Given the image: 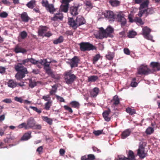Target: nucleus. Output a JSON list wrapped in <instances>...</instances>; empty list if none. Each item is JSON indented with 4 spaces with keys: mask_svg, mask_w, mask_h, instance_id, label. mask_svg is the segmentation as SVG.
<instances>
[{
    "mask_svg": "<svg viewBox=\"0 0 160 160\" xmlns=\"http://www.w3.org/2000/svg\"><path fill=\"white\" fill-rule=\"evenodd\" d=\"M29 62V58L23 60L21 63H18L15 66V69L17 72L15 77L18 80H21L25 77L26 75L28 73L27 68L22 65H25L26 63Z\"/></svg>",
    "mask_w": 160,
    "mask_h": 160,
    "instance_id": "f257e3e1",
    "label": "nucleus"
},
{
    "mask_svg": "<svg viewBox=\"0 0 160 160\" xmlns=\"http://www.w3.org/2000/svg\"><path fill=\"white\" fill-rule=\"evenodd\" d=\"M85 20L82 16L79 15L74 20L73 18H68V23L73 28L76 29L80 26L85 24Z\"/></svg>",
    "mask_w": 160,
    "mask_h": 160,
    "instance_id": "f03ea898",
    "label": "nucleus"
},
{
    "mask_svg": "<svg viewBox=\"0 0 160 160\" xmlns=\"http://www.w3.org/2000/svg\"><path fill=\"white\" fill-rule=\"evenodd\" d=\"M99 29L98 36L99 39H102L104 38L113 37L112 33L114 31V29L111 26H108L106 29L102 27L100 28Z\"/></svg>",
    "mask_w": 160,
    "mask_h": 160,
    "instance_id": "7ed1b4c3",
    "label": "nucleus"
},
{
    "mask_svg": "<svg viewBox=\"0 0 160 160\" xmlns=\"http://www.w3.org/2000/svg\"><path fill=\"white\" fill-rule=\"evenodd\" d=\"M26 125V128L27 130L30 129L40 130L42 128L40 124H36V122L33 117H30L28 119Z\"/></svg>",
    "mask_w": 160,
    "mask_h": 160,
    "instance_id": "20e7f679",
    "label": "nucleus"
},
{
    "mask_svg": "<svg viewBox=\"0 0 160 160\" xmlns=\"http://www.w3.org/2000/svg\"><path fill=\"white\" fill-rule=\"evenodd\" d=\"M65 80L68 84H72L76 78V77L74 74H72V71H69L66 72L64 73Z\"/></svg>",
    "mask_w": 160,
    "mask_h": 160,
    "instance_id": "39448f33",
    "label": "nucleus"
},
{
    "mask_svg": "<svg viewBox=\"0 0 160 160\" xmlns=\"http://www.w3.org/2000/svg\"><path fill=\"white\" fill-rule=\"evenodd\" d=\"M80 48L82 51H90L95 49V47L89 42H82L79 44Z\"/></svg>",
    "mask_w": 160,
    "mask_h": 160,
    "instance_id": "423d86ee",
    "label": "nucleus"
},
{
    "mask_svg": "<svg viewBox=\"0 0 160 160\" xmlns=\"http://www.w3.org/2000/svg\"><path fill=\"white\" fill-rule=\"evenodd\" d=\"M138 73L139 74L142 75H147L149 74L152 73V72L149 69L147 66L142 65L138 69Z\"/></svg>",
    "mask_w": 160,
    "mask_h": 160,
    "instance_id": "0eeeda50",
    "label": "nucleus"
},
{
    "mask_svg": "<svg viewBox=\"0 0 160 160\" xmlns=\"http://www.w3.org/2000/svg\"><path fill=\"white\" fill-rule=\"evenodd\" d=\"M151 31V30L150 28L147 26L144 27L142 29V34L146 39L151 40L153 37L150 34Z\"/></svg>",
    "mask_w": 160,
    "mask_h": 160,
    "instance_id": "6e6552de",
    "label": "nucleus"
},
{
    "mask_svg": "<svg viewBox=\"0 0 160 160\" xmlns=\"http://www.w3.org/2000/svg\"><path fill=\"white\" fill-rule=\"evenodd\" d=\"M80 7V5L78 4L77 6H73L70 7L69 12L73 16H75L78 15L80 12V10L79 9Z\"/></svg>",
    "mask_w": 160,
    "mask_h": 160,
    "instance_id": "1a4fd4ad",
    "label": "nucleus"
},
{
    "mask_svg": "<svg viewBox=\"0 0 160 160\" xmlns=\"http://www.w3.org/2000/svg\"><path fill=\"white\" fill-rule=\"evenodd\" d=\"M137 155L140 158H143L146 157V154L145 152L144 148L142 145H140L137 150Z\"/></svg>",
    "mask_w": 160,
    "mask_h": 160,
    "instance_id": "9d476101",
    "label": "nucleus"
},
{
    "mask_svg": "<svg viewBox=\"0 0 160 160\" xmlns=\"http://www.w3.org/2000/svg\"><path fill=\"white\" fill-rule=\"evenodd\" d=\"M80 61L78 58L77 56H74L71 60L70 62H69L71 68L74 67H77L78 63Z\"/></svg>",
    "mask_w": 160,
    "mask_h": 160,
    "instance_id": "9b49d317",
    "label": "nucleus"
},
{
    "mask_svg": "<svg viewBox=\"0 0 160 160\" xmlns=\"http://www.w3.org/2000/svg\"><path fill=\"white\" fill-rule=\"evenodd\" d=\"M116 16L118 21L121 22L122 25H124L126 22V19L124 18V15L122 13L119 12Z\"/></svg>",
    "mask_w": 160,
    "mask_h": 160,
    "instance_id": "f8f14e48",
    "label": "nucleus"
},
{
    "mask_svg": "<svg viewBox=\"0 0 160 160\" xmlns=\"http://www.w3.org/2000/svg\"><path fill=\"white\" fill-rule=\"evenodd\" d=\"M63 18V14L59 10L58 12L54 14V17L51 18V20L54 21L62 20Z\"/></svg>",
    "mask_w": 160,
    "mask_h": 160,
    "instance_id": "ddd939ff",
    "label": "nucleus"
},
{
    "mask_svg": "<svg viewBox=\"0 0 160 160\" xmlns=\"http://www.w3.org/2000/svg\"><path fill=\"white\" fill-rule=\"evenodd\" d=\"M106 18L113 20L115 18V15L114 12L111 11H106L104 13Z\"/></svg>",
    "mask_w": 160,
    "mask_h": 160,
    "instance_id": "4468645a",
    "label": "nucleus"
},
{
    "mask_svg": "<svg viewBox=\"0 0 160 160\" xmlns=\"http://www.w3.org/2000/svg\"><path fill=\"white\" fill-rule=\"evenodd\" d=\"M111 102H113V104L112 105V107L113 108L114 110H117V108H115V107L117 106L120 103V100L118 96L116 95L111 100Z\"/></svg>",
    "mask_w": 160,
    "mask_h": 160,
    "instance_id": "2eb2a0df",
    "label": "nucleus"
},
{
    "mask_svg": "<svg viewBox=\"0 0 160 160\" xmlns=\"http://www.w3.org/2000/svg\"><path fill=\"white\" fill-rule=\"evenodd\" d=\"M111 112V110L109 108L107 110L104 111L102 113V116L104 118L107 122H109L111 118L108 116Z\"/></svg>",
    "mask_w": 160,
    "mask_h": 160,
    "instance_id": "dca6fc26",
    "label": "nucleus"
},
{
    "mask_svg": "<svg viewBox=\"0 0 160 160\" xmlns=\"http://www.w3.org/2000/svg\"><path fill=\"white\" fill-rule=\"evenodd\" d=\"M48 28L45 26H40L39 27L38 30V34L39 35L44 37L46 32L47 31Z\"/></svg>",
    "mask_w": 160,
    "mask_h": 160,
    "instance_id": "f3484780",
    "label": "nucleus"
},
{
    "mask_svg": "<svg viewBox=\"0 0 160 160\" xmlns=\"http://www.w3.org/2000/svg\"><path fill=\"white\" fill-rule=\"evenodd\" d=\"M99 89L97 87L93 88L90 91V95L91 97L95 98L98 95Z\"/></svg>",
    "mask_w": 160,
    "mask_h": 160,
    "instance_id": "a211bd4d",
    "label": "nucleus"
},
{
    "mask_svg": "<svg viewBox=\"0 0 160 160\" xmlns=\"http://www.w3.org/2000/svg\"><path fill=\"white\" fill-rule=\"evenodd\" d=\"M150 65L154 71L160 70V63L157 62H152Z\"/></svg>",
    "mask_w": 160,
    "mask_h": 160,
    "instance_id": "6ab92c4d",
    "label": "nucleus"
},
{
    "mask_svg": "<svg viewBox=\"0 0 160 160\" xmlns=\"http://www.w3.org/2000/svg\"><path fill=\"white\" fill-rule=\"evenodd\" d=\"M132 131L130 129H127L122 132L121 137L122 139H124L130 135Z\"/></svg>",
    "mask_w": 160,
    "mask_h": 160,
    "instance_id": "aec40b11",
    "label": "nucleus"
},
{
    "mask_svg": "<svg viewBox=\"0 0 160 160\" xmlns=\"http://www.w3.org/2000/svg\"><path fill=\"white\" fill-rule=\"evenodd\" d=\"M50 13L53 14L56 11V8H54L53 4H49V5L45 8Z\"/></svg>",
    "mask_w": 160,
    "mask_h": 160,
    "instance_id": "412c9836",
    "label": "nucleus"
},
{
    "mask_svg": "<svg viewBox=\"0 0 160 160\" xmlns=\"http://www.w3.org/2000/svg\"><path fill=\"white\" fill-rule=\"evenodd\" d=\"M46 73L49 75H50L52 78L56 79H58L59 77H58L56 76L54 74V72L52 70L51 68H48L45 70Z\"/></svg>",
    "mask_w": 160,
    "mask_h": 160,
    "instance_id": "4be33fe9",
    "label": "nucleus"
},
{
    "mask_svg": "<svg viewBox=\"0 0 160 160\" xmlns=\"http://www.w3.org/2000/svg\"><path fill=\"white\" fill-rule=\"evenodd\" d=\"M140 4L139 9H144L147 8L149 3V0H143Z\"/></svg>",
    "mask_w": 160,
    "mask_h": 160,
    "instance_id": "5701e85b",
    "label": "nucleus"
},
{
    "mask_svg": "<svg viewBox=\"0 0 160 160\" xmlns=\"http://www.w3.org/2000/svg\"><path fill=\"white\" fill-rule=\"evenodd\" d=\"M14 51L16 53L21 52L23 53L26 52H27L26 50L22 48L18 45L16 46L14 48Z\"/></svg>",
    "mask_w": 160,
    "mask_h": 160,
    "instance_id": "b1692460",
    "label": "nucleus"
},
{
    "mask_svg": "<svg viewBox=\"0 0 160 160\" xmlns=\"http://www.w3.org/2000/svg\"><path fill=\"white\" fill-rule=\"evenodd\" d=\"M95 157L93 154H90L88 156L84 155L81 157V160H94Z\"/></svg>",
    "mask_w": 160,
    "mask_h": 160,
    "instance_id": "393cba45",
    "label": "nucleus"
},
{
    "mask_svg": "<svg viewBox=\"0 0 160 160\" xmlns=\"http://www.w3.org/2000/svg\"><path fill=\"white\" fill-rule=\"evenodd\" d=\"M21 18L22 21L27 22L29 19V18L28 16L27 12H24L21 15Z\"/></svg>",
    "mask_w": 160,
    "mask_h": 160,
    "instance_id": "a878e982",
    "label": "nucleus"
},
{
    "mask_svg": "<svg viewBox=\"0 0 160 160\" xmlns=\"http://www.w3.org/2000/svg\"><path fill=\"white\" fill-rule=\"evenodd\" d=\"M36 2L35 0H32L28 2L26 5L29 8L32 9L36 6Z\"/></svg>",
    "mask_w": 160,
    "mask_h": 160,
    "instance_id": "bb28decb",
    "label": "nucleus"
},
{
    "mask_svg": "<svg viewBox=\"0 0 160 160\" xmlns=\"http://www.w3.org/2000/svg\"><path fill=\"white\" fill-rule=\"evenodd\" d=\"M7 84L8 87L11 88H14L16 86V82L13 80H9L7 82Z\"/></svg>",
    "mask_w": 160,
    "mask_h": 160,
    "instance_id": "cd10ccee",
    "label": "nucleus"
},
{
    "mask_svg": "<svg viewBox=\"0 0 160 160\" xmlns=\"http://www.w3.org/2000/svg\"><path fill=\"white\" fill-rule=\"evenodd\" d=\"M28 34L27 32L24 31L21 32L19 34V36L18 38L19 41H20V39H24L27 36Z\"/></svg>",
    "mask_w": 160,
    "mask_h": 160,
    "instance_id": "c85d7f7f",
    "label": "nucleus"
},
{
    "mask_svg": "<svg viewBox=\"0 0 160 160\" xmlns=\"http://www.w3.org/2000/svg\"><path fill=\"white\" fill-rule=\"evenodd\" d=\"M110 4L112 7H117L119 6L120 2L117 0H109V2Z\"/></svg>",
    "mask_w": 160,
    "mask_h": 160,
    "instance_id": "c756f323",
    "label": "nucleus"
},
{
    "mask_svg": "<svg viewBox=\"0 0 160 160\" xmlns=\"http://www.w3.org/2000/svg\"><path fill=\"white\" fill-rule=\"evenodd\" d=\"M128 160H135V157L134 155V153L131 150H129L128 158H127Z\"/></svg>",
    "mask_w": 160,
    "mask_h": 160,
    "instance_id": "7c9ffc66",
    "label": "nucleus"
},
{
    "mask_svg": "<svg viewBox=\"0 0 160 160\" xmlns=\"http://www.w3.org/2000/svg\"><path fill=\"white\" fill-rule=\"evenodd\" d=\"M85 4L87 6V8H86V10L89 11L93 7L92 4L90 1H86L85 2Z\"/></svg>",
    "mask_w": 160,
    "mask_h": 160,
    "instance_id": "2f4dec72",
    "label": "nucleus"
},
{
    "mask_svg": "<svg viewBox=\"0 0 160 160\" xmlns=\"http://www.w3.org/2000/svg\"><path fill=\"white\" fill-rule=\"evenodd\" d=\"M69 4H65L64 5H61L60 6V11L62 12H67L68 10Z\"/></svg>",
    "mask_w": 160,
    "mask_h": 160,
    "instance_id": "473e14b6",
    "label": "nucleus"
},
{
    "mask_svg": "<svg viewBox=\"0 0 160 160\" xmlns=\"http://www.w3.org/2000/svg\"><path fill=\"white\" fill-rule=\"evenodd\" d=\"M98 78L97 76L93 75L88 77V82H95Z\"/></svg>",
    "mask_w": 160,
    "mask_h": 160,
    "instance_id": "72a5a7b5",
    "label": "nucleus"
},
{
    "mask_svg": "<svg viewBox=\"0 0 160 160\" xmlns=\"http://www.w3.org/2000/svg\"><path fill=\"white\" fill-rule=\"evenodd\" d=\"M145 12V16L147 17L149 14H151L154 12L152 8H147V9H144Z\"/></svg>",
    "mask_w": 160,
    "mask_h": 160,
    "instance_id": "f704fd0d",
    "label": "nucleus"
},
{
    "mask_svg": "<svg viewBox=\"0 0 160 160\" xmlns=\"http://www.w3.org/2000/svg\"><path fill=\"white\" fill-rule=\"evenodd\" d=\"M134 22H135L138 24H139L140 25H143L144 24V22L141 18L138 17H136L134 18Z\"/></svg>",
    "mask_w": 160,
    "mask_h": 160,
    "instance_id": "c9c22d12",
    "label": "nucleus"
},
{
    "mask_svg": "<svg viewBox=\"0 0 160 160\" xmlns=\"http://www.w3.org/2000/svg\"><path fill=\"white\" fill-rule=\"evenodd\" d=\"M126 111L130 115H132L136 113V110L134 109L128 108L126 109Z\"/></svg>",
    "mask_w": 160,
    "mask_h": 160,
    "instance_id": "e433bc0d",
    "label": "nucleus"
},
{
    "mask_svg": "<svg viewBox=\"0 0 160 160\" xmlns=\"http://www.w3.org/2000/svg\"><path fill=\"white\" fill-rule=\"evenodd\" d=\"M63 38L62 36H60L58 39L53 41V43L55 44H57L63 42Z\"/></svg>",
    "mask_w": 160,
    "mask_h": 160,
    "instance_id": "4c0bfd02",
    "label": "nucleus"
},
{
    "mask_svg": "<svg viewBox=\"0 0 160 160\" xmlns=\"http://www.w3.org/2000/svg\"><path fill=\"white\" fill-rule=\"evenodd\" d=\"M52 88L53 89L51 90L50 92V95H53L55 94L57 90L58 87L56 85H54L52 86Z\"/></svg>",
    "mask_w": 160,
    "mask_h": 160,
    "instance_id": "58836bf2",
    "label": "nucleus"
},
{
    "mask_svg": "<svg viewBox=\"0 0 160 160\" xmlns=\"http://www.w3.org/2000/svg\"><path fill=\"white\" fill-rule=\"evenodd\" d=\"M70 105L72 107L75 108H78L80 106L79 103L76 101H73L70 102Z\"/></svg>",
    "mask_w": 160,
    "mask_h": 160,
    "instance_id": "ea45409f",
    "label": "nucleus"
},
{
    "mask_svg": "<svg viewBox=\"0 0 160 160\" xmlns=\"http://www.w3.org/2000/svg\"><path fill=\"white\" fill-rule=\"evenodd\" d=\"M42 118L43 120L46 122L50 125H51L52 124V120L50 118H48V117L43 116L42 117Z\"/></svg>",
    "mask_w": 160,
    "mask_h": 160,
    "instance_id": "a19ab883",
    "label": "nucleus"
},
{
    "mask_svg": "<svg viewBox=\"0 0 160 160\" xmlns=\"http://www.w3.org/2000/svg\"><path fill=\"white\" fill-rule=\"evenodd\" d=\"M15 139V137L13 136H10L9 137H7L4 140V141L5 143H10L12 141L14 140Z\"/></svg>",
    "mask_w": 160,
    "mask_h": 160,
    "instance_id": "79ce46f5",
    "label": "nucleus"
},
{
    "mask_svg": "<svg viewBox=\"0 0 160 160\" xmlns=\"http://www.w3.org/2000/svg\"><path fill=\"white\" fill-rule=\"evenodd\" d=\"M52 101L47 102L45 104L44 109L46 110H49L52 106Z\"/></svg>",
    "mask_w": 160,
    "mask_h": 160,
    "instance_id": "37998d69",
    "label": "nucleus"
},
{
    "mask_svg": "<svg viewBox=\"0 0 160 160\" xmlns=\"http://www.w3.org/2000/svg\"><path fill=\"white\" fill-rule=\"evenodd\" d=\"M30 135L31 133H25L22 138V140H28L30 138Z\"/></svg>",
    "mask_w": 160,
    "mask_h": 160,
    "instance_id": "c03bdc74",
    "label": "nucleus"
},
{
    "mask_svg": "<svg viewBox=\"0 0 160 160\" xmlns=\"http://www.w3.org/2000/svg\"><path fill=\"white\" fill-rule=\"evenodd\" d=\"M154 131V129L152 128L149 127L146 130L145 132L147 134L150 135L153 133Z\"/></svg>",
    "mask_w": 160,
    "mask_h": 160,
    "instance_id": "a18cd8bd",
    "label": "nucleus"
},
{
    "mask_svg": "<svg viewBox=\"0 0 160 160\" xmlns=\"http://www.w3.org/2000/svg\"><path fill=\"white\" fill-rule=\"evenodd\" d=\"M137 34L136 32L134 31H129L128 35V37L130 38H134Z\"/></svg>",
    "mask_w": 160,
    "mask_h": 160,
    "instance_id": "49530a36",
    "label": "nucleus"
},
{
    "mask_svg": "<svg viewBox=\"0 0 160 160\" xmlns=\"http://www.w3.org/2000/svg\"><path fill=\"white\" fill-rule=\"evenodd\" d=\"M29 87L32 88L34 87L37 85L36 82L34 81H32L31 79H29Z\"/></svg>",
    "mask_w": 160,
    "mask_h": 160,
    "instance_id": "de8ad7c7",
    "label": "nucleus"
},
{
    "mask_svg": "<svg viewBox=\"0 0 160 160\" xmlns=\"http://www.w3.org/2000/svg\"><path fill=\"white\" fill-rule=\"evenodd\" d=\"M100 56L99 54H97L93 58V64H95L97 61L100 59Z\"/></svg>",
    "mask_w": 160,
    "mask_h": 160,
    "instance_id": "09e8293b",
    "label": "nucleus"
},
{
    "mask_svg": "<svg viewBox=\"0 0 160 160\" xmlns=\"http://www.w3.org/2000/svg\"><path fill=\"white\" fill-rule=\"evenodd\" d=\"M106 57L107 59L111 60L113 59L114 56L112 53L110 52L108 53V54L106 55Z\"/></svg>",
    "mask_w": 160,
    "mask_h": 160,
    "instance_id": "8fccbe9b",
    "label": "nucleus"
},
{
    "mask_svg": "<svg viewBox=\"0 0 160 160\" xmlns=\"http://www.w3.org/2000/svg\"><path fill=\"white\" fill-rule=\"evenodd\" d=\"M41 3L42 6L45 8L49 4L47 0H42Z\"/></svg>",
    "mask_w": 160,
    "mask_h": 160,
    "instance_id": "3c124183",
    "label": "nucleus"
},
{
    "mask_svg": "<svg viewBox=\"0 0 160 160\" xmlns=\"http://www.w3.org/2000/svg\"><path fill=\"white\" fill-rule=\"evenodd\" d=\"M42 99H44L45 101H47L48 102L52 101L51 100V98L50 95H49L43 96Z\"/></svg>",
    "mask_w": 160,
    "mask_h": 160,
    "instance_id": "603ef678",
    "label": "nucleus"
},
{
    "mask_svg": "<svg viewBox=\"0 0 160 160\" xmlns=\"http://www.w3.org/2000/svg\"><path fill=\"white\" fill-rule=\"evenodd\" d=\"M136 78H132L131 82V86L132 87H136L138 85V83L136 82Z\"/></svg>",
    "mask_w": 160,
    "mask_h": 160,
    "instance_id": "864d4df0",
    "label": "nucleus"
},
{
    "mask_svg": "<svg viewBox=\"0 0 160 160\" xmlns=\"http://www.w3.org/2000/svg\"><path fill=\"white\" fill-rule=\"evenodd\" d=\"M45 63H48V61L46 59H41L40 60H38V64L40 63L43 66L45 64Z\"/></svg>",
    "mask_w": 160,
    "mask_h": 160,
    "instance_id": "5fc2aeb1",
    "label": "nucleus"
},
{
    "mask_svg": "<svg viewBox=\"0 0 160 160\" xmlns=\"http://www.w3.org/2000/svg\"><path fill=\"white\" fill-rule=\"evenodd\" d=\"M29 62L31 63L32 64L35 65L38 64V60H36L34 58H29Z\"/></svg>",
    "mask_w": 160,
    "mask_h": 160,
    "instance_id": "6e6d98bb",
    "label": "nucleus"
},
{
    "mask_svg": "<svg viewBox=\"0 0 160 160\" xmlns=\"http://www.w3.org/2000/svg\"><path fill=\"white\" fill-rule=\"evenodd\" d=\"M26 126H27L26 123L23 122L19 124L18 126V128H24L25 129L27 130V129H26Z\"/></svg>",
    "mask_w": 160,
    "mask_h": 160,
    "instance_id": "4d7b16f0",
    "label": "nucleus"
},
{
    "mask_svg": "<svg viewBox=\"0 0 160 160\" xmlns=\"http://www.w3.org/2000/svg\"><path fill=\"white\" fill-rule=\"evenodd\" d=\"M30 108L32 109L34 111H35L39 113H41L42 112V111L41 110L38 109L37 107L33 106H30Z\"/></svg>",
    "mask_w": 160,
    "mask_h": 160,
    "instance_id": "13d9d810",
    "label": "nucleus"
},
{
    "mask_svg": "<svg viewBox=\"0 0 160 160\" xmlns=\"http://www.w3.org/2000/svg\"><path fill=\"white\" fill-rule=\"evenodd\" d=\"M103 130H97L93 132V133L96 136H98L102 133Z\"/></svg>",
    "mask_w": 160,
    "mask_h": 160,
    "instance_id": "bf43d9fd",
    "label": "nucleus"
},
{
    "mask_svg": "<svg viewBox=\"0 0 160 160\" xmlns=\"http://www.w3.org/2000/svg\"><path fill=\"white\" fill-rule=\"evenodd\" d=\"M64 109L68 111V112L71 113H72L73 111L71 108L67 105H65L64 106Z\"/></svg>",
    "mask_w": 160,
    "mask_h": 160,
    "instance_id": "052dcab7",
    "label": "nucleus"
},
{
    "mask_svg": "<svg viewBox=\"0 0 160 160\" xmlns=\"http://www.w3.org/2000/svg\"><path fill=\"white\" fill-rule=\"evenodd\" d=\"M8 16V13L6 12H3L0 13V17L3 18H5Z\"/></svg>",
    "mask_w": 160,
    "mask_h": 160,
    "instance_id": "680f3d73",
    "label": "nucleus"
},
{
    "mask_svg": "<svg viewBox=\"0 0 160 160\" xmlns=\"http://www.w3.org/2000/svg\"><path fill=\"white\" fill-rule=\"evenodd\" d=\"M144 14H145V12L144 11V10H141L140 11H139L138 14V15L139 17V18H141L142 15Z\"/></svg>",
    "mask_w": 160,
    "mask_h": 160,
    "instance_id": "e2e57ef3",
    "label": "nucleus"
},
{
    "mask_svg": "<svg viewBox=\"0 0 160 160\" xmlns=\"http://www.w3.org/2000/svg\"><path fill=\"white\" fill-rule=\"evenodd\" d=\"M43 148L42 146H41L39 147L37 149V151L38 152L39 154H40L42 151Z\"/></svg>",
    "mask_w": 160,
    "mask_h": 160,
    "instance_id": "0e129e2a",
    "label": "nucleus"
},
{
    "mask_svg": "<svg viewBox=\"0 0 160 160\" xmlns=\"http://www.w3.org/2000/svg\"><path fill=\"white\" fill-rule=\"evenodd\" d=\"M56 97L57 98L58 100H59L61 102H65V100L63 98L59 96H58V95H56Z\"/></svg>",
    "mask_w": 160,
    "mask_h": 160,
    "instance_id": "69168bd1",
    "label": "nucleus"
},
{
    "mask_svg": "<svg viewBox=\"0 0 160 160\" xmlns=\"http://www.w3.org/2000/svg\"><path fill=\"white\" fill-rule=\"evenodd\" d=\"M2 102L7 103H10L12 101L11 99L6 98L2 100Z\"/></svg>",
    "mask_w": 160,
    "mask_h": 160,
    "instance_id": "338daca9",
    "label": "nucleus"
},
{
    "mask_svg": "<svg viewBox=\"0 0 160 160\" xmlns=\"http://www.w3.org/2000/svg\"><path fill=\"white\" fill-rule=\"evenodd\" d=\"M118 160H128L127 158L125 157L124 156H120L118 157Z\"/></svg>",
    "mask_w": 160,
    "mask_h": 160,
    "instance_id": "774afa93",
    "label": "nucleus"
}]
</instances>
